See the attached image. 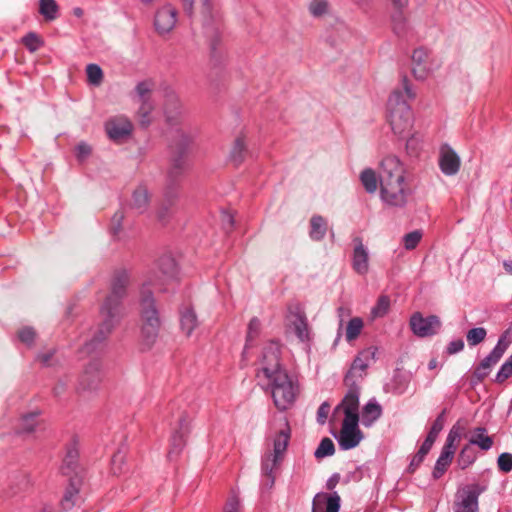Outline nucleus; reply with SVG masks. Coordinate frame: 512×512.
Returning <instances> with one entry per match:
<instances>
[{"label": "nucleus", "mask_w": 512, "mask_h": 512, "mask_svg": "<svg viewBox=\"0 0 512 512\" xmlns=\"http://www.w3.org/2000/svg\"><path fill=\"white\" fill-rule=\"evenodd\" d=\"M191 145L192 137L183 129H177L170 143V166L167 172L164 200L157 213L161 222H165L171 215V209L178 198L179 184L190 168Z\"/></svg>", "instance_id": "f257e3e1"}, {"label": "nucleus", "mask_w": 512, "mask_h": 512, "mask_svg": "<svg viewBox=\"0 0 512 512\" xmlns=\"http://www.w3.org/2000/svg\"><path fill=\"white\" fill-rule=\"evenodd\" d=\"M280 346L271 342L263 352L262 372L269 380L274 405L285 411L293 405L298 393L297 384L280 364Z\"/></svg>", "instance_id": "f03ea898"}, {"label": "nucleus", "mask_w": 512, "mask_h": 512, "mask_svg": "<svg viewBox=\"0 0 512 512\" xmlns=\"http://www.w3.org/2000/svg\"><path fill=\"white\" fill-rule=\"evenodd\" d=\"M139 306L141 341L150 349L158 338L162 321L153 293L146 289V284H143L140 290Z\"/></svg>", "instance_id": "7ed1b4c3"}, {"label": "nucleus", "mask_w": 512, "mask_h": 512, "mask_svg": "<svg viewBox=\"0 0 512 512\" xmlns=\"http://www.w3.org/2000/svg\"><path fill=\"white\" fill-rule=\"evenodd\" d=\"M130 282L131 275L127 269L119 268L113 271L109 283V293L101 305L102 311L108 312L110 315H121L123 300L127 296Z\"/></svg>", "instance_id": "20e7f679"}, {"label": "nucleus", "mask_w": 512, "mask_h": 512, "mask_svg": "<svg viewBox=\"0 0 512 512\" xmlns=\"http://www.w3.org/2000/svg\"><path fill=\"white\" fill-rule=\"evenodd\" d=\"M401 92L394 91L388 100V120L394 134L405 137L412 128L413 116L410 106L401 101Z\"/></svg>", "instance_id": "39448f33"}, {"label": "nucleus", "mask_w": 512, "mask_h": 512, "mask_svg": "<svg viewBox=\"0 0 512 512\" xmlns=\"http://www.w3.org/2000/svg\"><path fill=\"white\" fill-rule=\"evenodd\" d=\"M100 314L103 319L99 324L96 332L94 333L92 339L83 345L82 351L84 353L91 354L95 352L111 334L115 324L120 318V315H110L108 312L102 311V307H100Z\"/></svg>", "instance_id": "423d86ee"}, {"label": "nucleus", "mask_w": 512, "mask_h": 512, "mask_svg": "<svg viewBox=\"0 0 512 512\" xmlns=\"http://www.w3.org/2000/svg\"><path fill=\"white\" fill-rule=\"evenodd\" d=\"M377 351V347L371 346L359 352L358 355L353 360L350 369L348 370L344 377V383H358L359 381H361L366 374V369L369 366V361L375 360Z\"/></svg>", "instance_id": "0eeeda50"}, {"label": "nucleus", "mask_w": 512, "mask_h": 512, "mask_svg": "<svg viewBox=\"0 0 512 512\" xmlns=\"http://www.w3.org/2000/svg\"><path fill=\"white\" fill-rule=\"evenodd\" d=\"M177 274V264L173 257L170 255H164L157 261V269L153 271V276L149 278L148 282H145L146 289L148 286L154 285L161 288L169 280L173 279Z\"/></svg>", "instance_id": "6e6552de"}, {"label": "nucleus", "mask_w": 512, "mask_h": 512, "mask_svg": "<svg viewBox=\"0 0 512 512\" xmlns=\"http://www.w3.org/2000/svg\"><path fill=\"white\" fill-rule=\"evenodd\" d=\"M409 324L412 332L422 338L435 335L441 327V322L436 315L423 317L420 312L412 314Z\"/></svg>", "instance_id": "1a4fd4ad"}, {"label": "nucleus", "mask_w": 512, "mask_h": 512, "mask_svg": "<svg viewBox=\"0 0 512 512\" xmlns=\"http://www.w3.org/2000/svg\"><path fill=\"white\" fill-rule=\"evenodd\" d=\"M102 366L99 360L90 361L81 373L77 391L87 392L98 389L102 381Z\"/></svg>", "instance_id": "9d476101"}, {"label": "nucleus", "mask_w": 512, "mask_h": 512, "mask_svg": "<svg viewBox=\"0 0 512 512\" xmlns=\"http://www.w3.org/2000/svg\"><path fill=\"white\" fill-rule=\"evenodd\" d=\"M381 198L390 206L403 207L406 204L404 181H384L380 183Z\"/></svg>", "instance_id": "9b49d317"}, {"label": "nucleus", "mask_w": 512, "mask_h": 512, "mask_svg": "<svg viewBox=\"0 0 512 512\" xmlns=\"http://www.w3.org/2000/svg\"><path fill=\"white\" fill-rule=\"evenodd\" d=\"M105 131L110 140L115 143H122L131 136L133 125L126 117H113L106 121Z\"/></svg>", "instance_id": "f8f14e48"}, {"label": "nucleus", "mask_w": 512, "mask_h": 512, "mask_svg": "<svg viewBox=\"0 0 512 512\" xmlns=\"http://www.w3.org/2000/svg\"><path fill=\"white\" fill-rule=\"evenodd\" d=\"M485 487L472 484L464 489L462 499L454 505V512H479L478 498Z\"/></svg>", "instance_id": "ddd939ff"}, {"label": "nucleus", "mask_w": 512, "mask_h": 512, "mask_svg": "<svg viewBox=\"0 0 512 512\" xmlns=\"http://www.w3.org/2000/svg\"><path fill=\"white\" fill-rule=\"evenodd\" d=\"M282 461L283 459L273 456L270 451L262 456L261 475L263 488L268 490L273 488L276 479V471L279 469Z\"/></svg>", "instance_id": "4468645a"}, {"label": "nucleus", "mask_w": 512, "mask_h": 512, "mask_svg": "<svg viewBox=\"0 0 512 512\" xmlns=\"http://www.w3.org/2000/svg\"><path fill=\"white\" fill-rule=\"evenodd\" d=\"M380 183L384 181H404V168L395 156H387L381 162Z\"/></svg>", "instance_id": "2eb2a0df"}, {"label": "nucleus", "mask_w": 512, "mask_h": 512, "mask_svg": "<svg viewBox=\"0 0 512 512\" xmlns=\"http://www.w3.org/2000/svg\"><path fill=\"white\" fill-rule=\"evenodd\" d=\"M176 21V9L171 5H166L157 10L154 18V26L156 31L162 35L169 33L175 27Z\"/></svg>", "instance_id": "dca6fc26"}, {"label": "nucleus", "mask_w": 512, "mask_h": 512, "mask_svg": "<svg viewBox=\"0 0 512 512\" xmlns=\"http://www.w3.org/2000/svg\"><path fill=\"white\" fill-rule=\"evenodd\" d=\"M460 164L461 161L457 153L447 144L443 145L439 155V167L442 173L453 176L458 173Z\"/></svg>", "instance_id": "f3484780"}, {"label": "nucleus", "mask_w": 512, "mask_h": 512, "mask_svg": "<svg viewBox=\"0 0 512 512\" xmlns=\"http://www.w3.org/2000/svg\"><path fill=\"white\" fill-rule=\"evenodd\" d=\"M82 483V478L78 474L69 477L68 485L60 501V507L63 511H69L75 506Z\"/></svg>", "instance_id": "a211bd4d"}, {"label": "nucleus", "mask_w": 512, "mask_h": 512, "mask_svg": "<svg viewBox=\"0 0 512 512\" xmlns=\"http://www.w3.org/2000/svg\"><path fill=\"white\" fill-rule=\"evenodd\" d=\"M340 501L337 492L333 494L318 493L313 500L312 512H339Z\"/></svg>", "instance_id": "6ab92c4d"}, {"label": "nucleus", "mask_w": 512, "mask_h": 512, "mask_svg": "<svg viewBox=\"0 0 512 512\" xmlns=\"http://www.w3.org/2000/svg\"><path fill=\"white\" fill-rule=\"evenodd\" d=\"M354 251L352 257V267L353 269L360 275H364L368 272L369 264H368V252L363 245L362 239L360 237H355L353 239Z\"/></svg>", "instance_id": "aec40b11"}, {"label": "nucleus", "mask_w": 512, "mask_h": 512, "mask_svg": "<svg viewBox=\"0 0 512 512\" xmlns=\"http://www.w3.org/2000/svg\"><path fill=\"white\" fill-rule=\"evenodd\" d=\"M345 385L348 387V391L340 404L336 407V410L341 409L343 411H358L360 394L359 384L350 382L345 383Z\"/></svg>", "instance_id": "412c9836"}, {"label": "nucleus", "mask_w": 512, "mask_h": 512, "mask_svg": "<svg viewBox=\"0 0 512 512\" xmlns=\"http://www.w3.org/2000/svg\"><path fill=\"white\" fill-rule=\"evenodd\" d=\"M336 438L342 450H350L359 445L363 439V433L360 429L341 428Z\"/></svg>", "instance_id": "4be33fe9"}, {"label": "nucleus", "mask_w": 512, "mask_h": 512, "mask_svg": "<svg viewBox=\"0 0 512 512\" xmlns=\"http://www.w3.org/2000/svg\"><path fill=\"white\" fill-rule=\"evenodd\" d=\"M179 315L180 328L187 337H190L199 325L196 312L191 306H184L180 309Z\"/></svg>", "instance_id": "5701e85b"}, {"label": "nucleus", "mask_w": 512, "mask_h": 512, "mask_svg": "<svg viewBox=\"0 0 512 512\" xmlns=\"http://www.w3.org/2000/svg\"><path fill=\"white\" fill-rule=\"evenodd\" d=\"M455 452L456 448H450L445 445L443 446L432 472L434 479H439L444 475L453 460Z\"/></svg>", "instance_id": "b1692460"}, {"label": "nucleus", "mask_w": 512, "mask_h": 512, "mask_svg": "<svg viewBox=\"0 0 512 512\" xmlns=\"http://www.w3.org/2000/svg\"><path fill=\"white\" fill-rule=\"evenodd\" d=\"M248 155L247 144L245 141V137L243 135H239L235 138L230 154L229 161L235 166L239 167L246 159Z\"/></svg>", "instance_id": "393cba45"}, {"label": "nucleus", "mask_w": 512, "mask_h": 512, "mask_svg": "<svg viewBox=\"0 0 512 512\" xmlns=\"http://www.w3.org/2000/svg\"><path fill=\"white\" fill-rule=\"evenodd\" d=\"M292 316L294 318L292 320V326L297 338L302 342L309 341L310 331L305 313L298 309L292 313Z\"/></svg>", "instance_id": "a878e982"}, {"label": "nucleus", "mask_w": 512, "mask_h": 512, "mask_svg": "<svg viewBox=\"0 0 512 512\" xmlns=\"http://www.w3.org/2000/svg\"><path fill=\"white\" fill-rule=\"evenodd\" d=\"M428 58V51L424 48H417L413 51L412 61L414 67L412 73L416 79L423 80L428 75V69L425 65Z\"/></svg>", "instance_id": "bb28decb"}, {"label": "nucleus", "mask_w": 512, "mask_h": 512, "mask_svg": "<svg viewBox=\"0 0 512 512\" xmlns=\"http://www.w3.org/2000/svg\"><path fill=\"white\" fill-rule=\"evenodd\" d=\"M290 436V426L286 421L285 428L281 429L274 438L273 451L271 452L273 456L283 459L289 444Z\"/></svg>", "instance_id": "cd10ccee"}, {"label": "nucleus", "mask_w": 512, "mask_h": 512, "mask_svg": "<svg viewBox=\"0 0 512 512\" xmlns=\"http://www.w3.org/2000/svg\"><path fill=\"white\" fill-rule=\"evenodd\" d=\"M78 451L76 448L71 447L67 449L66 455L60 468V472L64 476H74L78 467Z\"/></svg>", "instance_id": "c85d7f7f"}, {"label": "nucleus", "mask_w": 512, "mask_h": 512, "mask_svg": "<svg viewBox=\"0 0 512 512\" xmlns=\"http://www.w3.org/2000/svg\"><path fill=\"white\" fill-rule=\"evenodd\" d=\"M327 232V221L321 215H313L310 219L309 236L314 241L324 239Z\"/></svg>", "instance_id": "c756f323"}, {"label": "nucleus", "mask_w": 512, "mask_h": 512, "mask_svg": "<svg viewBox=\"0 0 512 512\" xmlns=\"http://www.w3.org/2000/svg\"><path fill=\"white\" fill-rule=\"evenodd\" d=\"M382 414L381 406L375 401H369L362 409L361 421L366 427L371 426Z\"/></svg>", "instance_id": "7c9ffc66"}, {"label": "nucleus", "mask_w": 512, "mask_h": 512, "mask_svg": "<svg viewBox=\"0 0 512 512\" xmlns=\"http://www.w3.org/2000/svg\"><path fill=\"white\" fill-rule=\"evenodd\" d=\"M493 439L487 435V430L484 427H477L473 431V435L469 439L470 445H476L483 451H488L493 446Z\"/></svg>", "instance_id": "2f4dec72"}, {"label": "nucleus", "mask_w": 512, "mask_h": 512, "mask_svg": "<svg viewBox=\"0 0 512 512\" xmlns=\"http://www.w3.org/2000/svg\"><path fill=\"white\" fill-rule=\"evenodd\" d=\"M150 202L148 190L145 186L137 187L132 195V208L138 213H143L147 210Z\"/></svg>", "instance_id": "473e14b6"}, {"label": "nucleus", "mask_w": 512, "mask_h": 512, "mask_svg": "<svg viewBox=\"0 0 512 512\" xmlns=\"http://www.w3.org/2000/svg\"><path fill=\"white\" fill-rule=\"evenodd\" d=\"M180 107L181 105L177 96H168L165 104V115L166 120L170 125H176L178 123V118L180 116Z\"/></svg>", "instance_id": "72a5a7b5"}, {"label": "nucleus", "mask_w": 512, "mask_h": 512, "mask_svg": "<svg viewBox=\"0 0 512 512\" xmlns=\"http://www.w3.org/2000/svg\"><path fill=\"white\" fill-rule=\"evenodd\" d=\"M59 6L55 0H39V13L48 21L57 18Z\"/></svg>", "instance_id": "f704fd0d"}, {"label": "nucleus", "mask_w": 512, "mask_h": 512, "mask_svg": "<svg viewBox=\"0 0 512 512\" xmlns=\"http://www.w3.org/2000/svg\"><path fill=\"white\" fill-rule=\"evenodd\" d=\"M360 180L366 192L374 193L378 187V178L371 168L364 169L360 174Z\"/></svg>", "instance_id": "c9c22d12"}, {"label": "nucleus", "mask_w": 512, "mask_h": 512, "mask_svg": "<svg viewBox=\"0 0 512 512\" xmlns=\"http://www.w3.org/2000/svg\"><path fill=\"white\" fill-rule=\"evenodd\" d=\"M363 326H364V323L360 317H354V318L350 319L346 326V332H345L346 340L348 342H351V341L357 339L363 329Z\"/></svg>", "instance_id": "e433bc0d"}, {"label": "nucleus", "mask_w": 512, "mask_h": 512, "mask_svg": "<svg viewBox=\"0 0 512 512\" xmlns=\"http://www.w3.org/2000/svg\"><path fill=\"white\" fill-rule=\"evenodd\" d=\"M475 460L476 453L474 449L471 447V445L467 444L461 449L458 455L457 463L461 469H466L471 464H473Z\"/></svg>", "instance_id": "4c0bfd02"}, {"label": "nucleus", "mask_w": 512, "mask_h": 512, "mask_svg": "<svg viewBox=\"0 0 512 512\" xmlns=\"http://www.w3.org/2000/svg\"><path fill=\"white\" fill-rule=\"evenodd\" d=\"M390 309V298L388 295H381L375 306L371 309L372 319L384 317Z\"/></svg>", "instance_id": "58836bf2"}, {"label": "nucleus", "mask_w": 512, "mask_h": 512, "mask_svg": "<svg viewBox=\"0 0 512 512\" xmlns=\"http://www.w3.org/2000/svg\"><path fill=\"white\" fill-rule=\"evenodd\" d=\"M39 413L33 412L22 416L20 425L17 429L18 434L32 433L37 425V416Z\"/></svg>", "instance_id": "ea45409f"}, {"label": "nucleus", "mask_w": 512, "mask_h": 512, "mask_svg": "<svg viewBox=\"0 0 512 512\" xmlns=\"http://www.w3.org/2000/svg\"><path fill=\"white\" fill-rule=\"evenodd\" d=\"M335 453V446L333 441L325 437L321 440L317 449L314 452V456L316 459H322L328 456H332Z\"/></svg>", "instance_id": "a19ab883"}, {"label": "nucleus", "mask_w": 512, "mask_h": 512, "mask_svg": "<svg viewBox=\"0 0 512 512\" xmlns=\"http://www.w3.org/2000/svg\"><path fill=\"white\" fill-rule=\"evenodd\" d=\"M153 110V105L150 101V99H144V100H141V105L138 109V118H139V123L141 124V126L143 127H147L150 122H151V119H150V114Z\"/></svg>", "instance_id": "79ce46f5"}, {"label": "nucleus", "mask_w": 512, "mask_h": 512, "mask_svg": "<svg viewBox=\"0 0 512 512\" xmlns=\"http://www.w3.org/2000/svg\"><path fill=\"white\" fill-rule=\"evenodd\" d=\"M186 444L185 436L183 433L175 432L171 437V449L168 452V457L172 458L177 456Z\"/></svg>", "instance_id": "37998d69"}, {"label": "nucleus", "mask_w": 512, "mask_h": 512, "mask_svg": "<svg viewBox=\"0 0 512 512\" xmlns=\"http://www.w3.org/2000/svg\"><path fill=\"white\" fill-rule=\"evenodd\" d=\"M486 335H487V332H486L485 328H483V327L472 328L466 334L467 342H468L469 346H476L485 340Z\"/></svg>", "instance_id": "c03bdc74"}, {"label": "nucleus", "mask_w": 512, "mask_h": 512, "mask_svg": "<svg viewBox=\"0 0 512 512\" xmlns=\"http://www.w3.org/2000/svg\"><path fill=\"white\" fill-rule=\"evenodd\" d=\"M23 45L30 51L35 52L41 46H43L44 42L36 33L29 32L22 38Z\"/></svg>", "instance_id": "a18cd8bd"}, {"label": "nucleus", "mask_w": 512, "mask_h": 512, "mask_svg": "<svg viewBox=\"0 0 512 512\" xmlns=\"http://www.w3.org/2000/svg\"><path fill=\"white\" fill-rule=\"evenodd\" d=\"M260 331V320L257 317H253L248 324L245 348H247L250 345V343L259 336Z\"/></svg>", "instance_id": "49530a36"}, {"label": "nucleus", "mask_w": 512, "mask_h": 512, "mask_svg": "<svg viewBox=\"0 0 512 512\" xmlns=\"http://www.w3.org/2000/svg\"><path fill=\"white\" fill-rule=\"evenodd\" d=\"M87 79L90 84L99 85L103 79V72L99 65L89 64L86 67Z\"/></svg>", "instance_id": "de8ad7c7"}, {"label": "nucleus", "mask_w": 512, "mask_h": 512, "mask_svg": "<svg viewBox=\"0 0 512 512\" xmlns=\"http://www.w3.org/2000/svg\"><path fill=\"white\" fill-rule=\"evenodd\" d=\"M422 233L418 230L407 233L403 237L404 247L407 250L415 249L421 241Z\"/></svg>", "instance_id": "09e8293b"}, {"label": "nucleus", "mask_w": 512, "mask_h": 512, "mask_svg": "<svg viewBox=\"0 0 512 512\" xmlns=\"http://www.w3.org/2000/svg\"><path fill=\"white\" fill-rule=\"evenodd\" d=\"M344 419L341 428L359 429V413L358 411H343Z\"/></svg>", "instance_id": "8fccbe9b"}, {"label": "nucleus", "mask_w": 512, "mask_h": 512, "mask_svg": "<svg viewBox=\"0 0 512 512\" xmlns=\"http://www.w3.org/2000/svg\"><path fill=\"white\" fill-rule=\"evenodd\" d=\"M464 430V427H461L459 423H456L453 425V427L450 429L448 436L446 438L445 446H449L450 448H456L455 442L458 441L461 436L462 432Z\"/></svg>", "instance_id": "3c124183"}, {"label": "nucleus", "mask_w": 512, "mask_h": 512, "mask_svg": "<svg viewBox=\"0 0 512 512\" xmlns=\"http://www.w3.org/2000/svg\"><path fill=\"white\" fill-rule=\"evenodd\" d=\"M123 220H124L123 211H117L112 216L110 232L112 233L113 236L117 237L120 234V232L122 231Z\"/></svg>", "instance_id": "603ef678"}, {"label": "nucleus", "mask_w": 512, "mask_h": 512, "mask_svg": "<svg viewBox=\"0 0 512 512\" xmlns=\"http://www.w3.org/2000/svg\"><path fill=\"white\" fill-rule=\"evenodd\" d=\"M35 337L36 332L32 327H23L18 331L19 340L27 346H31L34 343Z\"/></svg>", "instance_id": "864d4df0"}, {"label": "nucleus", "mask_w": 512, "mask_h": 512, "mask_svg": "<svg viewBox=\"0 0 512 512\" xmlns=\"http://www.w3.org/2000/svg\"><path fill=\"white\" fill-rule=\"evenodd\" d=\"M309 10L315 17L322 16L328 10V2L326 0H313L310 3Z\"/></svg>", "instance_id": "5fc2aeb1"}, {"label": "nucleus", "mask_w": 512, "mask_h": 512, "mask_svg": "<svg viewBox=\"0 0 512 512\" xmlns=\"http://www.w3.org/2000/svg\"><path fill=\"white\" fill-rule=\"evenodd\" d=\"M392 22H393L394 32L398 36L403 35L406 30V22H405V18L403 16L402 11H398L397 13H395L393 15Z\"/></svg>", "instance_id": "6e6d98bb"}, {"label": "nucleus", "mask_w": 512, "mask_h": 512, "mask_svg": "<svg viewBox=\"0 0 512 512\" xmlns=\"http://www.w3.org/2000/svg\"><path fill=\"white\" fill-rule=\"evenodd\" d=\"M497 463L500 471L504 473L510 472L512 470V454L507 452L500 454Z\"/></svg>", "instance_id": "4d7b16f0"}, {"label": "nucleus", "mask_w": 512, "mask_h": 512, "mask_svg": "<svg viewBox=\"0 0 512 512\" xmlns=\"http://www.w3.org/2000/svg\"><path fill=\"white\" fill-rule=\"evenodd\" d=\"M152 90V82L145 80L141 81L136 86V92L140 97V100L149 99V94Z\"/></svg>", "instance_id": "13d9d810"}, {"label": "nucleus", "mask_w": 512, "mask_h": 512, "mask_svg": "<svg viewBox=\"0 0 512 512\" xmlns=\"http://www.w3.org/2000/svg\"><path fill=\"white\" fill-rule=\"evenodd\" d=\"M510 376H512V365L508 364L506 361L502 364L500 367L495 381L497 383H503L506 381Z\"/></svg>", "instance_id": "bf43d9fd"}, {"label": "nucleus", "mask_w": 512, "mask_h": 512, "mask_svg": "<svg viewBox=\"0 0 512 512\" xmlns=\"http://www.w3.org/2000/svg\"><path fill=\"white\" fill-rule=\"evenodd\" d=\"M489 370L482 367L481 364L475 367L472 375V383L477 384L482 382L489 374Z\"/></svg>", "instance_id": "052dcab7"}, {"label": "nucleus", "mask_w": 512, "mask_h": 512, "mask_svg": "<svg viewBox=\"0 0 512 512\" xmlns=\"http://www.w3.org/2000/svg\"><path fill=\"white\" fill-rule=\"evenodd\" d=\"M464 349V341L462 339H456L451 341L446 347V353L448 355L456 354Z\"/></svg>", "instance_id": "680f3d73"}, {"label": "nucleus", "mask_w": 512, "mask_h": 512, "mask_svg": "<svg viewBox=\"0 0 512 512\" xmlns=\"http://www.w3.org/2000/svg\"><path fill=\"white\" fill-rule=\"evenodd\" d=\"M510 344V342L505 341L504 339L499 337L496 346L491 351L493 353V356H497L499 359H501V357L503 356V354L505 353Z\"/></svg>", "instance_id": "e2e57ef3"}, {"label": "nucleus", "mask_w": 512, "mask_h": 512, "mask_svg": "<svg viewBox=\"0 0 512 512\" xmlns=\"http://www.w3.org/2000/svg\"><path fill=\"white\" fill-rule=\"evenodd\" d=\"M510 344V342L505 341L504 339L499 337L496 346L491 351L493 353V356H497L499 359H501V357L503 356V354L505 353Z\"/></svg>", "instance_id": "0e129e2a"}, {"label": "nucleus", "mask_w": 512, "mask_h": 512, "mask_svg": "<svg viewBox=\"0 0 512 512\" xmlns=\"http://www.w3.org/2000/svg\"><path fill=\"white\" fill-rule=\"evenodd\" d=\"M330 411V405L327 402H323L317 411V421L319 424H325L328 414Z\"/></svg>", "instance_id": "69168bd1"}, {"label": "nucleus", "mask_w": 512, "mask_h": 512, "mask_svg": "<svg viewBox=\"0 0 512 512\" xmlns=\"http://www.w3.org/2000/svg\"><path fill=\"white\" fill-rule=\"evenodd\" d=\"M224 512H240V501L237 496L228 498L224 506Z\"/></svg>", "instance_id": "338daca9"}, {"label": "nucleus", "mask_w": 512, "mask_h": 512, "mask_svg": "<svg viewBox=\"0 0 512 512\" xmlns=\"http://www.w3.org/2000/svg\"><path fill=\"white\" fill-rule=\"evenodd\" d=\"M426 455L421 454V452L417 451V453L413 456L409 466H408V472L414 473L415 470L421 465V463L424 461Z\"/></svg>", "instance_id": "774afa93"}]
</instances>
